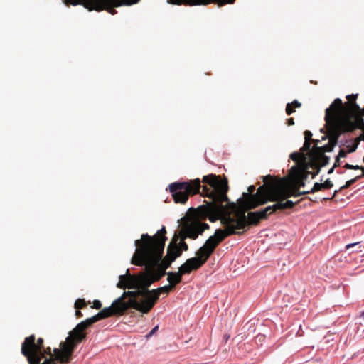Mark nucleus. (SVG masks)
I'll return each mask as SVG.
<instances>
[{
	"instance_id": "nucleus-1",
	"label": "nucleus",
	"mask_w": 364,
	"mask_h": 364,
	"mask_svg": "<svg viewBox=\"0 0 364 364\" xmlns=\"http://www.w3.org/2000/svg\"><path fill=\"white\" fill-rule=\"evenodd\" d=\"M201 186L199 178L188 180L184 182H174L168 185V189L176 203L185 204L190 196L200 193L208 197L210 200L196 209V215L200 220L208 218L210 222L218 220L223 214L230 220L234 230L240 231L250 225H257L262 220L267 219L272 213L286 209H291L296 203L291 200L276 202L259 211L250 212L258 206L251 208L257 204L262 195L254 196L255 194L244 193V199H238L237 203H230L227 196L228 191V181L221 179L220 176L209 174L203 176ZM242 232H244V230Z\"/></svg>"
},
{
	"instance_id": "nucleus-2",
	"label": "nucleus",
	"mask_w": 364,
	"mask_h": 364,
	"mask_svg": "<svg viewBox=\"0 0 364 364\" xmlns=\"http://www.w3.org/2000/svg\"><path fill=\"white\" fill-rule=\"evenodd\" d=\"M166 230L164 226L154 236L142 234L140 240L134 242L136 247L132 258V263L137 266H145L146 275H151L154 279L147 282L151 285L167 274L166 270L171 267L173 259L167 255L163 258Z\"/></svg>"
},
{
	"instance_id": "nucleus-3",
	"label": "nucleus",
	"mask_w": 364,
	"mask_h": 364,
	"mask_svg": "<svg viewBox=\"0 0 364 364\" xmlns=\"http://www.w3.org/2000/svg\"><path fill=\"white\" fill-rule=\"evenodd\" d=\"M21 351L29 364H67L71 361L74 352L66 340L52 352L50 347H45L43 338L36 340L34 334L25 338Z\"/></svg>"
},
{
	"instance_id": "nucleus-4",
	"label": "nucleus",
	"mask_w": 364,
	"mask_h": 364,
	"mask_svg": "<svg viewBox=\"0 0 364 364\" xmlns=\"http://www.w3.org/2000/svg\"><path fill=\"white\" fill-rule=\"evenodd\" d=\"M130 292H124L120 297L113 301L109 307L104 308L94 316L80 322L69 333L65 340L68 341L70 346L73 348V350L78 343L85 339V331L94 323L112 316L123 315L129 309H134L135 299L133 296H129Z\"/></svg>"
},
{
	"instance_id": "nucleus-5",
	"label": "nucleus",
	"mask_w": 364,
	"mask_h": 364,
	"mask_svg": "<svg viewBox=\"0 0 364 364\" xmlns=\"http://www.w3.org/2000/svg\"><path fill=\"white\" fill-rule=\"evenodd\" d=\"M225 228L224 230L218 229L215 234L205 241V244L196 252V257L188 259L185 262L193 270L200 269L208 261L212 254L214 252L218 245L227 237L232 235H240L243 232L236 231L228 221L225 215L223 213L218 218Z\"/></svg>"
},
{
	"instance_id": "nucleus-6",
	"label": "nucleus",
	"mask_w": 364,
	"mask_h": 364,
	"mask_svg": "<svg viewBox=\"0 0 364 364\" xmlns=\"http://www.w3.org/2000/svg\"><path fill=\"white\" fill-rule=\"evenodd\" d=\"M264 184L258 188L256 195H262L257 204L252 205L251 208L260 206L269 201L279 202L284 200L291 196H300L307 194L309 192L296 191L294 188H289L285 178H273L270 175L263 177Z\"/></svg>"
},
{
	"instance_id": "nucleus-7",
	"label": "nucleus",
	"mask_w": 364,
	"mask_h": 364,
	"mask_svg": "<svg viewBox=\"0 0 364 364\" xmlns=\"http://www.w3.org/2000/svg\"><path fill=\"white\" fill-rule=\"evenodd\" d=\"M153 279V276L145 274L138 279H132L134 284H140L142 286V289L129 293V296H133L135 299L134 309L142 314H148L152 309L161 293L168 294L174 289L169 284L156 289L149 290V287L151 285H148L147 282Z\"/></svg>"
},
{
	"instance_id": "nucleus-8",
	"label": "nucleus",
	"mask_w": 364,
	"mask_h": 364,
	"mask_svg": "<svg viewBox=\"0 0 364 364\" xmlns=\"http://www.w3.org/2000/svg\"><path fill=\"white\" fill-rule=\"evenodd\" d=\"M357 97L358 95H348L346 96L348 101L344 104L340 98H336L330 106L338 117L347 118L354 127L353 131L358 128L364 132L363 116L355 114L356 112L360 111V107L355 102Z\"/></svg>"
},
{
	"instance_id": "nucleus-9",
	"label": "nucleus",
	"mask_w": 364,
	"mask_h": 364,
	"mask_svg": "<svg viewBox=\"0 0 364 364\" xmlns=\"http://www.w3.org/2000/svg\"><path fill=\"white\" fill-rule=\"evenodd\" d=\"M325 121L328 130V137L333 148L338 144V140L342 134L353 131V127L347 118L338 117L331 106L326 109Z\"/></svg>"
},
{
	"instance_id": "nucleus-10",
	"label": "nucleus",
	"mask_w": 364,
	"mask_h": 364,
	"mask_svg": "<svg viewBox=\"0 0 364 364\" xmlns=\"http://www.w3.org/2000/svg\"><path fill=\"white\" fill-rule=\"evenodd\" d=\"M207 229H209L208 224L200 221H193L185 224L177 236L181 241H185L186 238L196 240Z\"/></svg>"
},
{
	"instance_id": "nucleus-11",
	"label": "nucleus",
	"mask_w": 364,
	"mask_h": 364,
	"mask_svg": "<svg viewBox=\"0 0 364 364\" xmlns=\"http://www.w3.org/2000/svg\"><path fill=\"white\" fill-rule=\"evenodd\" d=\"M308 166L314 170L312 178L318 174L321 167L326 166L329 162V157L325 154L310 153L309 154Z\"/></svg>"
},
{
	"instance_id": "nucleus-12",
	"label": "nucleus",
	"mask_w": 364,
	"mask_h": 364,
	"mask_svg": "<svg viewBox=\"0 0 364 364\" xmlns=\"http://www.w3.org/2000/svg\"><path fill=\"white\" fill-rule=\"evenodd\" d=\"M309 166L303 168L292 167L291 172L294 181V189L296 191H299L301 187L305 186L304 181L306 180L308 176L310 174L312 176L313 171H309Z\"/></svg>"
},
{
	"instance_id": "nucleus-13",
	"label": "nucleus",
	"mask_w": 364,
	"mask_h": 364,
	"mask_svg": "<svg viewBox=\"0 0 364 364\" xmlns=\"http://www.w3.org/2000/svg\"><path fill=\"white\" fill-rule=\"evenodd\" d=\"M143 275H144V273L143 272L139 273L138 275H131L129 269H127L126 274L119 276V281L117 283V287L123 289L126 288L134 289H136L135 291L142 289V286L140 284H134V281L132 282V279H138Z\"/></svg>"
},
{
	"instance_id": "nucleus-14",
	"label": "nucleus",
	"mask_w": 364,
	"mask_h": 364,
	"mask_svg": "<svg viewBox=\"0 0 364 364\" xmlns=\"http://www.w3.org/2000/svg\"><path fill=\"white\" fill-rule=\"evenodd\" d=\"M192 271L193 269L185 262L178 268V272H168L166 274L168 275L167 280L169 284L175 288V287L181 282L183 275L190 274Z\"/></svg>"
},
{
	"instance_id": "nucleus-15",
	"label": "nucleus",
	"mask_w": 364,
	"mask_h": 364,
	"mask_svg": "<svg viewBox=\"0 0 364 364\" xmlns=\"http://www.w3.org/2000/svg\"><path fill=\"white\" fill-rule=\"evenodd\" d=\"M235 0H178V5L185 4L190 6L195 5H207L210 3H215L219 6L227 4H232Z\"/></svg>"
},
{
	"instance_id": "nucleus-16",
	"label": "nucleus",
	"mask_w": 364,
	"mask_h": 364,
	"mask_svg": "<svg viewBox=\"0 0 364 364\" xmlns=\"http://www.w3.org/2000/svg\"><path fill=\"white\" fill-rule=\"evenodd\" d=\"M178 237L176 233L173 237L171 242L168 245L167 248V255L170 257L171 259H173V261L176 259V258L179 257L182 252L181 249L178 247Z\"/></svg>"
},
{
	"instance_id": "nucleus-17",
	"label": "nucleus",
	"mask_w": 364,
	"mask_h": 364,
	"mask_svg": "<svg viewBox=\"0 0 364 364\" xmlns=\"http://www.w3.org/2000/svg\"><path fill=\"white\" fill-rule=\"evenodd\" d=\"M291 159L294 161L296 162L297 168H303L308 166L309 161H306L307 158L304 153L303 152H294L290 155Z\"/></svg>"
},
{
	"instance_id": "nucleus-18",
	"label": "nucleus",
	"mask_w": 364,
	"mask_h": 364,
	"mask_svg": "<svg viewBox=\"0 0 364 364\" xmlns=\"http://www.w3.org/2000/svg\"><path fill=\"white\" fill-rule=\"evenodd\" d=\"M333 149V147L330 144H328L323 146L313 148L310 153L324 154L325 152H331Z\"/></svg>"
},
{
	"instance_id": "nucleus-19",
	"label": "nucleus",
	"mask_w": 364,
	"mask_h": 364,
	"mask_svg": "<svg viewBox=\"0 0 364 364\" xmlns=\"http://www.w3.org/2000/svg\"><path fill=\"white\" fill-rule=\"evenodd\" d=\"M360 179V178L359 176H357L354 178L350 179V180L346 181V184L343 185V186H341L340 188L339 191L349 188L350 186H352L353 183H355L357 181H358Z\"/></svg>"
},
{
	"instance_id": "nucleus-20",
	"label": "nucleus",
	"mask_w": 364,
	"mask_h": 364,
	"mask_svg": "<svg viewBox=\"0 0 364 364\" xmlns=\"http://www.w3.org/2000/svg\"><path fill=\"white\" fill-rule=\"evenodd\" d=\"M87 306V303L84 299H78L75 302V308L76 309H83Z\"/></svg>"
},
{
	"instance_id": "nucleus-21",
	"label": "nucleus",
	"mask_w": 364,
	"mask_h": 364,
	"mask_svg": "<svg viewBox=\"0 0 364 364\" xmlns=\"http://www.w3.org/2000/svg\"><path fill=\"white\" fill-rule=\"evenodd\" d=\"M311 141H304L303 146L301 148L300 151L304 153V151H311Z\"/></svg>"
},
{
	"instance_id": "nucleus-22",
	"label": "nucleus",
	"mask_w": 364,
	"mask_h": 364,
	"mask_svg": "<svg viewBox=\"0 0 364 364\" xmlns=\"http://www.w3.org/2000/svg\"><path fill=\"white\" fill-rule=\"evenodd\" d=\"M323 184L322 183H315L313 188H311V190L310 191H308L309 193H315L316 191H321V189H323Z\"/></svg>"
},
{
	"instance_id": "nucleus-23",
	"label": "nucleus",
	"mask_w": 364,
	"mask_h": 364,
	"mask_svg": "<svg viewBox=\"0 0 364 364\" xmlns=\"http://www.w3.org/2000/svg\"><path fill=\"white\" fill-rule=\"evenodd\" d=\"M295 112L294 108L291 105V103H288L286 106V113L288 115H291L292 113Z\"/></svg>"
},
{
	"instance_id": "nucleus-24",
	"label": "nucleus",
	"mask_w": 364,
	"mask_h": 364,
	"mask_svg": "<svg viewBox=\"0 0 364 364\" xmlns=\"http://www.w3.org/2000/svg\"><path fill=\"white\" fill-rule=\"evenodd\" d=\"M311 137H312V133L309 130H306L304 132V139H305L304 141H311V140H312Z\"/></svg>"
},
{
	"instance_id": "nucleus-25",
	"label": "nucleus",
	"mask_w": 364,
	"mask_h": 364,
	"mask_svg": "<svg viewBox=\"0 0 364 364\" xmlns=\"http://www.w3.org/2000/svg\"><path fill=\"white\" fill-rule=\"evenodd\" d=\"M344 168L346 169H354V170H359L362 168V166H360L358 165H351L350 164L346 163L344 166Z\"/></svg>"
},
{
	"instance_id": "nucleus-26",
	"label": "nucleus",
	"mask_w": 364,
	"mask_h": 364,
	"mask_svg": "<svg viewBox=\"0 0 364 364\" xmlns=\"http://www.w3.org/2000/svg\"><path fill=\"white\" fill-rule=\"evenodd\" d=\"M178 245V247L181 249V252L183 251H187L188 250V245L185 242V241H180Z\"/></svg>"
},
{
	"instance_id": "nucleus-27",
	"label": "nucleus",
	"mask_w": 364,
	"mask_h": 364,
	"mask_svg": "<svg viewBox=\"0 0 364 364\" xmlns=\"http://www.w3.org/2000/svg\"><path fill=\"white\" fill-rule=\"evenodd\" d=\"M323 184V189H329L333 187V183L330 179H327Z\"/></svg>"
},
{
	"instance_id": "nucleus-28",
	"label": "nucleus",
	"mask_w": 364,
	"mask_h": 364,
	"mask_svg": "<svg viewBox=\"0 0 364 364\" xmlns=\"http://www.w3.org/2000/svg\"><path fill=\"white\" fill-rule=\"evenodd\" d=\"M102 307V303L99 300H95L93 302L92 308L100 309Z\"/></svg>"
},
{
	"instance_id": "nucleus-29",
	"label": "nucleus",
	"mask_w": 364,
	"mask_h": 364,
	"mask_svg": "<svg viewBox=\"0 0 364 364\" xmlns=\"http://www.w3.org/2000/svg\"><path fill=\"white\" fill-rule=\"evenodd\" d=\"M291 104L294 109L299 108L301 106V104L297 100H294Z\"/></svg>"
},
{
	"instance_id": "nucleus-30",
	"label": "nucleus",
	"mask_w": 364,
	"mask_h": 364,
	"mask_svg": "<svg viewBox=\"0 0 364 364\" xmlns=\"http://www.w3.org/2000/svg\"><path fill=\"white\" fill-rule=\"evenodd\" d=\"M346 155H347V152L346 151H344L343 149H341L339 151V153H338L337 157L339 158V159L340 158H344V157L346 156Z\"/></svg>"
},
{
	"instance_id": "nucleus-31",
	"label": "nucleus",
	"mask_w": 364,
	"mask_h": 364,
	"mask_svg": "<svg viewBox=\"0 0 364 364\" xmlns=\"http://www.w3.org/2000/svg\"><path fill=\"white\" fill-rule=\"evenodd\" d=\"M247 190H248V192H249V193H247V194H254L253 192L255 190V187L253 185H251V186H250L248 187ZM242 196H244V193L242 194ZM244 198H245L243 197L242 199H244Z\"/></svg>"
},
{
	"instance_id": "nucleus-32",
	"label": "nucleus",
	"mask_w": 364,
	"mask_h": 364,
	"mask_svg": "<svg viewBox=\"0 0 364 364\" xmlns=\"http://www.w3.org/2000/svg\"><path fill=\"white\" fill-rule=\"evenodd\" d=\"M159 329V326H155L149 333V334L147 335V337H150L151 336H153Z\"/></svg>"
},
{
	"instance_id": "nucleus-33",
	"label": "nucleus",
	"mask_w": 364,
	"mask_h": 364,
	"mask_svg": "<svg viewBox=\"0 0 364 364\" xmlns=\"http://www.w3.org/2000/svg\"><path fill=\"white\" fill-rule=\"evenodd\" d=\"M340 164H341L340 159L336 157L334 165H333V168L339 166Z\"/></svg>"
},
{
	"instance_id": "nucleus-34",
	"label": "nucleus",
	"mask_w": 364,
	"mask_h": 364,
	"mask_svg": "<svg viewBox=\"0 0 364 364\" xmlns=\"http://www.w3.org/2000/svg\"><path fill=\"white\" fill-rule=\"evenodd\" d=\"M287 124L289 126L294 125V119L293 118L288 119Z\"/></svg>"
},
{
	"instance_id": "nucleus-35",
	"label": "nucleus",
	"mask_w": 364,
	"mask_h": 364,
	"mask_svg": "<svg viewBox=\"0 0 364 364\" xmlns=\"http://www.w3.org/2000/svg\"><path fill=\"white\" fill-rule=\"evenodd\" d=\"M75 315L77 317L80 318V317H82V312L80 311V309H77L76 311H75Z\"/></svg>"
},
{
	"instance_id": "nucleus-36",
	"label": "nucleus",
	"mask_w": 364,
	"mask_h": 364,
	"mask_svg": "<svg viewBox=\"0 0 364 364\" xmlns=\"http://www.w3.org/2000/svg\"><path fill=\"white\" fill-rule=\"evenodd\" d=\"M338 191H335V192H334V193H333V196L331 198H324L323 200H327L333 199Z\"/></svg>"
},
{
	"instance_id": "nucleus-37",
	"label": "nucleus",
	"mask_w": 364,
	"mask_h": 364,
	"mask_svg": "<svg viewBox=\"0 0 364 364\" xmlns=\"http://www.w3.org/2000/svg\"><path fill=\"white\" fill-rule=\"evenodd\" d=\"M311 142H314V148H315L316 146H318V143L320 142V141H319V140H318V139H312V140H311Z\"/></svg>"
},
{
	"instance_id": "nucleus-38",
	"label": "nucleus",
	"mask_w": 364,
	"mask_h": 364,
	"mask_svg": "<svg viewBox=\"0 0 364 364\" xmlns=\"http://www.w3.org/2000/svg\"><path fill=\"white\" fill-rule=\"evenodd\" d=\"M357 141H364V134H360L357 139H356Z\"/></svg>"
},
{
	"instance_id": "nucleus-39",
	"label": "nucleus",
	"mask_w": 364,
	"mask_h": 364,
	"mask_svg": "<svg viewBox=\"0 0 364 364\" xmlns=\"http://www.w3.org/2000/svg\"><path fill=\"white\" fill-rule=\"evenodd\" d=\"M355 114H360L361 116H364V108L363 109H360V111L355 112Z\"/></svg>"
},
{
	"instance_id": "nucleus-40",
	"label": "nucleus",
	"mask_w": 364,
	"mask_h": 364,
	"mask_svg": "<svg viewBox=\"0 0 364 364\" xmlns=\"http://www.w3.org/2000/svg\"><path fill=\"white\" fill-rule=\"evenodd\" d=\"M360 170H362V173L360 175H359V177L361 179V178H364V168L362 167V168H360Z\"/></svg>"
},
{
	"instance_id": "nucleus-41",
	"label": "nucleus",
	"mask_w": 364,
	"mask_h": 364,
	"mask_svg": "<svg viewBox=\"0 0 364 364\" xmlns=\"http://www.w3.org/2000/svg\"><path fill=\"white\" fill-rule=\"evenodd\" d=\"M357 243H352V244H348L346 245V249H349L350 247H352L353 246H355Z\"/></svg>"
},
{
	"instance_id": "nucleus-42",
	"label": "nucleus",
	"mask_w": 364,
	"mask_h": 364,
	"mask_svg": "<svg viewBox=\"0 0 364 364\" xmlns=\"http://www.w3.org/2000/svg\"><path fill=\"white\" fill-rule=\"evenodd\" d=\"M334 168H333V167H332V168L328 171V173L329 174L332 173H333V169H334Z\"/></svg>"
},
{
	"instance_id": "nucleus-43",
	"label": "nucleus",
	"mask_w": 364,
	"mask_h": 364,
	"mask_svg": "<svg viewBox=\"0 0 364 364\" xmlns=\"http://www.w3.org/2000/svg\"><path fill=\"white\" fill-rule=\"evenodd\" d=\"M310 200H311V201H314V202H317V201H318L317 198H314V199L310 198Z\"/></svg>"
},
{
	"instance_id": "nucleus-44",
	"label": "nucleus",
	"mask_w": 364,
	"mask_h": 364,
	"mask_svg": "<svg viewBox=\"0 0 364 364\" xmlns=\"http://www.w3.org/2000/svg\"><path fill=\"white\" fill-rule=\"evenodd\" d=\"M310 200H311V201H314V202H317V201H318L317 198H314V199L310 198Z\"/></svg>"
},
{
	"instance_id": "nucleus-45",
	"label": "nucleus",
	"mask_w": 364,
	"mask_h": 364,
	"mask_svg": "<svg viewBox=\"0 0 364 364\" xmlns=\"http://www.w3.org/2000/svg\"><path fill=\"white\" fill-rule=\"evenodd\" d=\"M355 149H356V146L352 148L351 149H350L349 152L355 151Z\"/></svg>"
},
{
	"instance_id": "nucleus-46",
	"label": "nucleus",
	"mask_w": 364,
	"mask_h": 364,
	"mask_svg": "<svg viewBox=\"0 0 364 364\" xmlns=\"http://www.w3.org/2000/svg\"><path fill=\"white\" fill-rule=\"evenodd\" d=\"M360 317L364 319V311L362 312V314H360Z\"/></svg>"
},
{
	"instance_id": "nucleus-47",
	"label": "nucleus",
	"mask_w": 364,
	"mask_h": 364,
	"mask_svg": "<svg viewBox=\"0 0 364 364\" xmlns=\"http://www.w3.org/2000/svg\"><path fill=\"white\" fill-rule=\"evenodd\" d=\"M363 162H364V156H363Z\"/></svg>"
}]
</instances>
